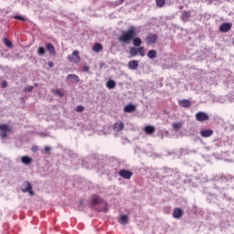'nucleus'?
<instances>
[{
    "label": "nucleus",
    "instance_id": "obj_41",
    "mask_svg": "<svg viewBox=\"0 0 234 234\" xmlns=\"http://www.w3.org/2000/svg\"><path fill=\"white\" fill-rule=\"evenodd\" d=\"M48 65H49V67H54V63L53 62H49Z\"/></svg>",
    "mask_w": 234,
    "mask_h": 234
},
{
    "label": "nucleus",
    "instance_id": "obj_22",
    "mask_svg": "<svg viewBox=\"0 0 234 234\" xmlns=\"http://www.w3.org/2000/svg\"><path fill=\"white\" fill-rule=\"evenodd\" d=\"M92 50L94 52H101V50H103V46H101V44L100 43H96L93 48H92Z\"/></svg>",
    "mask_w": 234,
    "mask_h": 234
},
{
    "label": "nucleus",
    "instance_id": "obj_37",
    "mask_svg": "<svg viewBox=\"0 0 234 234\" xmlns=\"http://www.w3.org/2000/svg\"><path fill=\"white\" fill-rule=\"evenodd\" d=\"M7 86H8V82H6V81L2 82V88L3 89H5V87H7Z\"/></svg>",
    "mask_w": 234,
    "mask_h": 234
},
{
    "label": "nucleus",
    "instance_id": "obj_8",
    "mask_svg": "<svg viewBox=\"0 0 234 234\" xmlns=\"http://www.w3.org/2000/svg\"><path fill=\"white\" fill-rule=\"evenodd\" d=\"M229 30H231V24L229 23H224L219 27V32H229Z\"/></svg>",
    "mask_w": 234,
    "mask_h": 234
},
{
    "label": "nucleus",
    "instance_id": "obj_23",
    "mask_svg": "<svg viewBox=\"0 0 234 234\" xmlns=\"http://www.w3.org/2000/svg\"><path fill=\"white\" fill-rule=\"evenodd\" d=\"M147 56L149 58V59H154V58H156V50L154 49H151L148 51Z\"/></svg>",
    "mask_w": 234,
    "mask_h": 234
},
{
    "label": "nucleus",
    "instance_id": "obj_7",
    "mask_svg": "<svg viewBox=\"0 0 234 234\" xmlns=\"http://www.w3.org/2000/svg\"><path fill=\"white\" fill-rule=\"evenodd\" d=\"M123 122L122 121H118L113 124V131L115 133H122V131H123Z\"/></svg>",
    "mask_w": 234,
    "mask_h": 234
},
{
    "label": "nucleus",
    "instance_id": "obj_9",
    "mask_svg": "<svg viewBox=\"0 0 234 234\" xmlns=\"http://www.w3.org/2000/svg\"><path fill=\"white\" fill-rule=\"evenodd\" d=\"M138 60H132L128 63V69H130V70H136L138 69Z\"/></svg>",
    "mask_w": 234,
    "mask_h": 234
},
{
    "label": "nucleus",
    "instance_id": "obj_18",
    "mask_svg": "<svg viewBox=\"0 0 234 234\" xmlns=\"http://www.w3.org/2000/svg\"><path fill=\"white\" fill-rule=\"evenodd\" d=\"M136 106L134 104H128L124 107V112H134Z\"/></svg>",
    "mask_w": 234,
    "mask_h": 234
},
{
    "label": "nucleus",
    "instance_id": "obj_16",
    "mask_svg": "<svg viewBox=\"0 0 234 234\" xmlns=\"http://www.w3.org/2000/svg\"><path fill=\"white\" fill-rule=\"evenodd\" d=\"M182 125H184V122H173L172 129H173V131H180V129H182Z\"/></svg>",
    "mask_w": 234,
    "mask_h": 234
},
{
    "label": "nucleus",
    "instance_id": "obj_11",
    "mask_svg": "<svg viewBox=\"0 0 234 234\" xmlns=\"http://www.w3.org/2000/svg\"><path fill=\"white\" fill-rule=\"evenodd\" d=\"M20 160L25 165H30L32 164V158L28 155L22 156Z\"/></svg>",
    "mask_w": 234,
    "mask_h": 234
},
{
    "label": "nucleus",
    "instance_id": "obj_36",
    "mask_svg": "<svg viewBox=\"0 0 234 234\" xmlns=\"http://www.w3.org/2000/svg\"><path fill=\"white\" fill-rule=\"evenodd\" d=\"M82 70L84 72H89V70H90V68H89V66H85V67L82 68Z\"/></svg>",
    "mask_w": 234,
    "mask_h": 234
},
{
    "label": "nucleus",
    "instance_id": "obj_14",
    "mask_svg": "<svg viewBox=\"0 0 234 234\" xmlns=\"http://www.w3.org/2000/svg\"><path fill=\"white\" fill-rule=\"evenodd\" d=\"M46 48L47 50H48L51 56H56V49L54 48V46L52 45V43H48L46 45Z\"/></svg>",
    "mask_w": 234,
    "mask_h": 234
},
{
    "label": "nucleus",
    "instance_id": "obj_31",
    "mask_svg": "<svg viewBox=\"0 0 234 234\" xmlns=\"http://www.w3.org/2000/svg\"><path fill=\"white\" fill-rule=\"evenodd\" d=\"M137 52L140 54V56L144 57L145 56V52L144 51V47H141L137 48Z\"/></svg>",
    "mask_w": 234,
    "mask_h": 234
},
{
    "label": "nucleus",
    "instance_id": "obj_26",
    "mask_svg": "<svg viewBox=\"0 0 234 234\" xmlns=\"http://www.w3.org/2000/svg\"><path fill=\"white\" fill-rule=\"evenodd\" d=\"M130 55L134 58V56H138V48H130Z\"/></svg>",
    "mask_w": 234,
    "mask_h": 234
},
{
    "label": "nucleus",
    "instance_id": "obj_12",
    "mask_svg": "<svg viewBox=\"0 0 234 234\" xmlns=\"http://www.w3.org/2000/svg\"><path fill=\"white\" fill-rule=\"evenodd\" d=\"M184 215V211H182V208H175L173 212L174 218H180Z\"/></svg>",
    "mask_w": 234,
    "mask_h": 234
},
{
    "label": "nucleus",
    "instance_id": "obj_6",
    "mask_svg": "<svg viewBox=\"0 0 234 234\" xmlns=\"http://www.w3.org/2000/svg\"><path fill=\"white\" fill-rule=\"evenodd\" d=\"M119 175L122 176V178H124L125 180L131 179V176H133V172L129 170H120Z\"/></svg>",
    "mask_w": 234,
    "mask_h": 234
},
{
    "label": "nucleus",
    "instance_id": "obj_13",
    "mask_svg": "<svg viewBox=\"0 0 234 234\" xmlns=\"http://www.w3.org/2000/svg\"><path fill=\"white\" fill-rule=\"evenodd\" d=\"M119 222L122 226H125L126 224H129V217L127 215H121L119 218Z\"/></svg>",
    "mask_w": 234,
    "mask_h": 234
},
{
    "label": "nucleus",
    "instance_id": "obj_15",
    "mask_svg": "<svg viewBox=\"0 0 234 234\" xmlns=\"http://www.w3.org/2000/svg\"><path fill=\"white\" fill-rule=\"evenodd\" d=\"M67 78L70 80L71 83H80V77L78 75L69 74Z\"/></svg>",
    "mask_w": 234,
    "mask_h": 234
},
{
    "label": "nucleus",
    "instance_id": "obj_25",
    "mask_svg": "<svg viewBox=\"0 0 234 234\" xmlns=\"http://www.w3.org/2000/svg\"><path fill=\"white\" fill-rule=\"evenodd\" d=\"M133 47H140L142 45V39L140 37L133 38Z\"/></svg>",
    "mask_w": 234,
    "mask_h": 234
},
{
    "label": "nucleus",
    "instance_id": "obj_39",
    "mask_svg": "<svg viewBox=\"0 0 234 234\" xmlns=\"http://www.w3.org/2000/svg\"><path fill=\"white\" fill-rule=\"evenodd\" d=\"M32 151L34 152V153H36V151H37V146H32Z\"/></svg>",
    "mask_w": 234,
    "mask_h": 234
},
{
    "label": "nucleus",
    "instance_id": "obj_29",
    "mask_svg": "<svg viewBox=\"0 0 234 234\" xmlns=\"http://www.w3.org/2000/svg\"><path fill=\"white\" fill-rule=\"evenodd\" d=\"M4 44L7 48H12V41L8 40V38H4Z\"/></svg>",
    "mask_w": 234,
    "mask_h": 234
},
{
    "label": "nucleus",
    "instance_id": "obj_1",
    "mask_svg": "<svg viewBox=\"0 0 234 234\" xmlns=\"http://www.w3.org/2000/svg\"><path fill=\"white\" fill-rule=\"evenodd\" d=\"M138 32H140L138 27L132 26L127 31H125L121 37H119V41L121 43H129V41L136 37Z\"/></svg>",
    "mask_w": 234,
    "mask_h": 234
},
{
    "label": "nucleus",
    "instance_id": "obj_33",
    "mask_svg": "<svg viewBox=\"0 0 234 234\" xmlns=\"http://www.w3.org/2000/svg\"><path fill=\"white\" fill-rule=\"evenodd\" d=\"M84 109L83 106H77L75 111H77V112H83Z\"/></svg>",
    "mask_w": 234,
    "mask_h": 234
},
{
    "label": "nucleus",
    "instance_id": "obj_34",
    "mask_svg": "<svg viewBox=\"0 0 234 234\" xmlns=\"http://www.w3.org/2000/svg\"><path fill=\"white\" fill-rule=\"evenodd\" d=\"M32 90H34V87H32V86H28V87H27V88L25 89V91H26V92H32Z\"/></svg>",
    "mask_w": 234,
    "mask_h": 234
},
{
    "label": "nucleus",
    "instance_id": "obj_38",
    "mask_svg": "<svg viewBox=\"0 0 234 234\" xmlns=\"http://www.w3.org/2000/svg\"><path fill=\"white\" fill-rule=\"evenodd\" d=\"M44 151H45V153H48V151H50V147L49 146H46L44 148Z\"/></svg>",
    "mask_w": 234,
    "mask_h": 234
},
{
    "label": "nucleus",
    "instance_id": "obj_19",
    "mask_svg": "<svg viewBox=\"0 0 234 234\" xmlns=\"http://www.w3.org/2000/svg\"><path fill=\"white\" fill-rule=\"evenodd\" d=\"M102 202H103V200L101 199V197H100V196H94L92 198L93 206H98L99 204H101Z\"/></svg>",
    "mask_w": 234,
    "mask_h": 234
},
{
    "label": "nucleus",
    "instance_id": "obj_42",
    "mask_svg": "<svg viewBox=\"0 0 234 234\" xmlns=\"http://www.w3.org/2000/svg\"><path fill=\"white\" fill-rule=\"evenodd\" d=\"M164 171H167V169L165 168Z\"/></svg>",
    "mask_w": 234,
    "mask_h": 234
},
{
    "label": "nucleus",
    "instance_id": "obj_28",
    "mask_svg": "<svg viewBox=\"0 0 234 234\" xmlns=\"http://www.w3.org/2000/svg\"><path fill=\"white\" fill-rule=\"evenodd\" d=\"M156 6H159V8H162L164 5H165V0H155Z\"/></svg>",
    "mask_w": 234,
    "mask_h": 234
},
{
    "label": "nucleus",
    "instance_id": "obj_5",
    "mask_svg": "<svg viewBox=\"0 0 234 234\" xmlns=\"http://www.w3.org/2000/svg\"><path fill=\"white\" fill-rule=\"evenodd\" d=\"M196 120L197 122H207L209 120V115L206 112H199L196 113Z\"/></svg>",
    "mask_w": 234,
    "mask_h": 234
},
{
    "label": "nucleus",
    "instance_id": "obj_2",
    "mask_svg": "<svg viewBox=\"0 0 234 234\" xmlns=\"http://www.w3.org/2000/svg\"><path fill=\"white\" fill-rule=\"evenodd\" d=\"M21 191H23V193H29L31 197L34 195V191H32V184H30L28 181H25L22 184Z\"/></svg>",
    "mask_w": 234,
    "mask_h": 234
},
{
    "label": "nucleus",
    "instance_id": "obj_24",
    "mask_svg": "<svg viewBox=\"0 0 234 234\" xmlns=\"http://www.w3.org/2000/svg\"><path fill=\"white\" fill-rule=\"evenodd\" d=\"M156 39H158V37H156V35H150V36L147 37L148 43H156Z\"/></svg>",
    "mask_w": 234,
    "mask_h": 234
},
{
    "label": "nucleus",
    "instance_id": "obj_10",
    "mask_svg": "<svg viewBox=\"0 0 234 234\" xmlns=\"http://www.w3.org/2000/svg\"><path fill=\"white\" fill-rule=\"evenodd\" d=\"M200 134L203 138H209L210 136H213V130H202Z\"/></svg>",
    "mask_w": 234,
    "mask_h": 234
},
{
    "label": "nucleus",
    "instance_id": "obj_21",
    "mask_svg": "<svg viewBox=\"0 0 234 234\" xmlns=\"http://www.w3.org/2000/svg\"><path fill=\"white\" fill-rule=\"evenodd\" d=\"M179 105L185 108L191 107V101L189 100H182L179 101Z\"/></svg>",
    "mask_w": 234,
    "mask_h": 234
},
{
    "label": "nucleus",
    "instance_id": "obj_3",
    "mask_svg": "<svg viewBox=\"0 0 234 234\" xmlns=\"http://www.w3.org/2000/svg\"><path fill=\"white\" fill-rule=\"evenodd\" d=\"M68 59L73 63H80L81 61V58H80V51L74 50L71 55L68 56Z\"/></svg>",
    "mask_w": 234,
    "mask_h": 234
},
{
    "label": "nucleus",
    "instance_id": "obj_30",
    "mask_svg": "<svg viewBox=\"0 0 234 234\" xmlns=\"http://www.w3.org/2000/svg\"><path fill=\"white\" fill-rule=\"evenodd\" d=\"M45 52H46L45 48L39 47V48H37V54H38V56H45Z\"/></svg>",
    "mask_w": 234,
    "mask_h": 234
},
{
    "label": "nucleus",
    "instance_id": "obj_4",
    "mask_svg": "<svg viewBox=\"0 0 234 234\" xmlns=\"http://www.w3.org/2000/svg\"><path fill=\"white\" fill-rule=\"evenodd\" d=\"M0 132L2 138H6V136L12 133V129L8 124H0Z\"/></svg>",
    "mask_w": 234,
    "mask_h": 234
},
{
    "label": "nucleus",
    "instance_id": "obj_40",
    "mask_svg": "<svg viewBox=\"0 0 234 234\" xmlns=\"http://www.w3.org/2000/svg\"><path fill=\"white\" fill-rule=\"evenodd\" d=\"M125 0H119V5H122V3H124Z\"/></svg>",
    "mask_w": 234,
    "mask_h": 234
},
{
    "label": "nucleus",
    "instance_id": "obj_20",
    "mask_svg": "<svg viewBox=\"0 0 234 234\" xmlns=\"http://www.w3.org/2000/svg\"><path fill=\"white\" fill-rule=\"evenodd\" d=\"M106 87L107 89H109L110 90H112V89H114L116 87V81L110 80L106 82Z\"/></svg>",
    "mask_w": 234,
    "mask_h": 234
},
{
    "label": "nucleus",
    "instance_id": "obj_35",
    "mask_svg": "<svg viewBox=\"0 0 234 234\" xmlns=\"http://www.w3.org/2000/svg\"><path fill=\"white\" fill-rule=\"evenodd\" d=\"M14 17H15V19H20V21H25V17H23L21 16H15Z\"/></svg>",
    "mask_w": 234,
    "mask_h": 234
},
{
    "label": "nucleus",
    "instance_id": "obj_32",
    "mask_svg": "<svg viewBox=\"0 0 234 234\" xmlns=\"http://www.w3.org/2000/svg\"><path fill=\"white\" fill-rule=\"evenodd\" d=\"M55 94H57V96H59L60 98H62V96H65V94L63 93V91H61V90H56Z\"/></svg>",
    "mask_w": 234,
    "mask_h": 234
},
{
    "label": "nucleus",
    "instance_id": "obj_17",
    "mask_svg": "<svg viewBox=\"0 0 234 234\" xmlns=\"http://www.w3.org/2000/svg\"><path fill=\"white\" fill-rule=\"evenodd\" d=\"M154 131H155V128H154V126H153V125H146V126L144 127V133H145L146 134H154Z\"/></svg>",
    "mask_w": 234,
    "mask_h": 234
},
{
    "label": "nucleus",
    "instance_id": "obj_27",
    "mask_svg": "<svg viewBox=\"0 0 234 234\" xmlns=\"http://www.w3.org/2000/svg\"><path fill=\"white\" fill-rule=\"evenodd\" d=\"M191 17V14L189 12H184L182 15L183 21H187Z\"/></svg>",
    "mask_w": 234,
    "mask_h": 234
}]
</instances>
